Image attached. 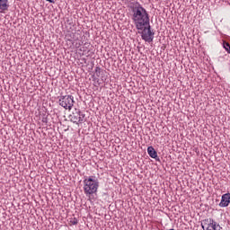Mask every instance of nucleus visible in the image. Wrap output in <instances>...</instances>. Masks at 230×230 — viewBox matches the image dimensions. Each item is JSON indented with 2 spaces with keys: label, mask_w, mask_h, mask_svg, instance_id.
I'll use <instances>...</instances> for the list:
<instances>
[{
  "label": "nucleus",
  "mask_w": 230,
  "mask_h": 230,
  "mask_svg": "<svg viewBox=\"0 0 230 230\" xmlns=\"http://www.w3.org/2000/svg\"><path fill=\"white\" fill-rule=\"evenodd\" d=\"M129 8L132 10V21L137 30L142 31L141 37L143 40L153 42L155 33L150 29V16L146 9L139 2L130 4Z\"/></svg>",
  "instance_id": "obj_1"
},
{
  "label": "nucleus",
  "mask_w": 230,
  "mask_h": 230,
  "mask_svg": "<svg viewBox=\"0 0 230 230\" xmlns=\"http://www.w3.org/2000/svg\"><path fill=\"white\" fill-rule=\"evenodd\" d=\"M100 188V181L96 176H89L84 180V191L86 196L94 195Z\"/></svg>",
  "instance_id": "obj_2"
},
{
  "label": "nucleus",
  "mask_w": 230,
  "mask_h": 230,
  "mask_svg": "<svg viewBox=\"0 0 230 230\" xmlns=\"http://www.w3.org/2000/svg\"><path fill=\"white\" fill-rule=\"evenodd\" d=\"M58 103L63 109H68L71 111L73 105H75V97L73 95H65L59 97Z\"/></svg>",
  "instance_id": "obj_3"
},
{
  "label": "nucleus",
  "mask_w": 230,
  "mask_h": 230,
  "mask_svg": "<svg viewBox=\"0 0 230 230\" xmlns=\"http://www.w3.org/2000/svg\"><path fill=\"white\" fill-rule=\"evenodd\" d=\"M201 227L206 230H220L222 226L218 225L215 220L212 218H207L203 220L201 224Z\"/></svg>",
  "instance_id": "obj_4"
},
{
  "label": "nucleus",
  "mask_w": 230,
  "mask_h": 230,
  "mask_svg": "<svg viewBox=\"0 0 230 230\" xmlns=\"http://www.w3.org/2000/svg\"><path fill=\"white\" fill-rule=\"evenodd\" d=\"M68 118L72 123L78 125V123L84 122V118H85V115L83 114L82 111L75 110V111L72 112Z\"/></svg>",
  "instance_id": "obj_5"
},
{
  "label": "nucleus",
  "mask_w": 230,
  "mask_h": 230,
  "mask_svg": "<svg viewBox=\"0 0 230 230\" xmlns=\"http://www.w3.org/2000/svg\"><path fill=\"white\" fill-rule=\"evenodd\" d=\"M230 204V193L224 194L219 203L220 208H227Z\"/></svg>",
  "instance_id": "obj_6"
},
{
  "label": "nucleus",
  "mask_w": 230,
  "mask_h": 230,
  "mask_svg": "<svg viewBox=\"0 0 230 230\" xmlns=\"http://www.w3.org/2000/svg\"><path fill=\"white\" fill-rule=\"evenodd\" d=\"M9 6L10 5L8 4V0H0L1 13H3V12H6V10H8Z\"/></svg>",
  "instance_id": "obj_7"
},
{
  "label": "nucleus",
  "mask_w": 230,
  "mask_h": 230,
  "mask_svg": "<svg viewBox=\"0 0 230 230\" xmlns=\"http://www.w3.org/2000/svg\"><path fill=\"white\" fill-rule=\"evenodd\" d=\"M147 154L152 159H156L157 157V152L153 146H148L147 147Z\"/></svg>",
  "instance_id": "obj_8"
},
{
  "label": "nucleus",
  "mask_w": 230,
  "mask_h": 230,
  "mask_svg": "<svg viewBox=\"0 0 230 230\" xmlns=\"http://www.w3.org/2000/svg\"><path fill=\"white\" fill-rule=\"evenodd\" d=\"M223 48L226 49L227 53H230V45L228 42L224 41L223 42Z\"/></svg>",
  "instance_id": "obj_9"
},
{
  "label": "nucleus",
  "mask_w": 230,
  "mask_h": 230,
  "mask_svg": "<svg viewBox=\"0 0 230 230\" xmlns=\"http://www.w3.org/2000/svg\"><path fill=\"white\" fill-rule=\"evenodd\" d=\"M72 224H73V226H76V224H78V221L77 220H74V221H72Z\"/></svg>",
  "instance_id": "obj_10"
},
{
  "label": "nucleus",
  "mask_w": 230,
  "mask_h": 230,
  "mask_svg": "<svg viewBox=\"0 0 230 230\" xmlns=\"http://www.w3.org/2000/svg\"><path fill=\"white\" fill-rule=\"evenodd\" d=\"M49 3H55L54 0H47Z\"/></svg>",
  "instance_id": "obj_11"
}]
</instances>
